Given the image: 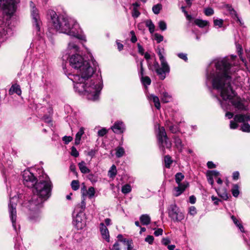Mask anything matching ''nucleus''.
Returning <instances> with one entry per match:
<instances>
[{
    "label": "nucleus",
    "instance_id": "obj_1",
    "mask_svg": "<svg viewBox=\"0 0 250 250\" xmlns=\"http://www.w3.org/2000/svg\"><path fill=\"white\" fill-rule=\"evenodd\" d=\"M235 58V56H231L230 58L225 57L213 61L207 70L206 84H211L224 100L231 101L236 108L243 110L244 105L241 102L232 100L235 93L230 85V82L231 75L237 70L232 62Z\"/></svg>",
    "mask_w": 250,
    "mask_h": 250
},
{
    "label": "nucleus",
    "instance_id": "obj_2",
    "mask_svg": "<svg viewBox=\"0 0 250 250\" xmlns=\"http://www.w3.org/2000/svg\"><path fill=\"white\" fill-rule=\"evenodd\" d=\"M69 63L72 68L78 70V74H69L68 76L74 83L75 91L85 95L89 100H98L103 88L101 76H93L94 68L80 55H72L69 58Z\"/></svg>",
    "mask_w": 250,
    "mask_h": 250
},
{
    "label": "nucleus",
    "instance_id": "obj_3",
    "mask_svg": "<svg viewBox=\"0 0 250 250\" xmlns=\"http://www.w3.org/2000/svg\"><path fill=\"white\" fill-rule=\"evenodd\" d=\"M47 16L50 19V23L52 27L57 31L85 41V36L82 34L79 24L74 19L63 16H58L52 10H48Z\"/></svg>",
    "mask_w": 250,
    "mask_h": 250
},
{
    "label": "nucleus",
    "instance_id": "obj_4",
    "mask_svg": "<svg viewBox=\"0 0 250 250\" xmlns=\"http://www.w3.org/2000/svg\"><path fill=\"white\" fill-rule=\"evenodd\" d=\"M33 190V195L29 201L31 206L42 207V204L51 196L52 184L48 177L41 179L35 184Z\"/></svg>",
    "mask_w": 250,
    "mask_h": 250
},
{
    "label": "nucleus",
    "instance_id": "obj_5",
    "mask_svg": "<svg viewBox=\"0 0 250 250\" xmlns=\"http://www.w3.org/2000/svg\"><path fill=\"white\" fill-rule=\"evenodd\" d=\"M168 217L174 222H181L185 218L184 213L175 204H172L167 208Z\"/></svg>",
    "mask_w": 250,
    "mask_h": 250
},
{
    "label": "nucleus",
    "instance_id": "obj_6",
    "mask_svg": "<svg viewBox=\"0 0 250 250\" xmlns=\"http://www.w3.org/2000/svg\"><path fill=\"white\" fill-rule=\"evenodd\" d=\"M158 129V140L159 147L162 150L163 153H165V148H170L171 146V143L168 140L164 127L159 126Z\"/></svg>",
    "mask_w": 250,
    "mask_h": 250
},
{
    "label": "nucleus",
    "instance_id": "obj_7",
    "mask_svg": "<svg viewBox=\"0 0 250 250\" xmlns=\"http://www.w3.org/2000/svg\"><path fill=\"white\" fill-rule=\"evenodd\" d=\"M18 200V198L15 196L10 199V203L9 204V212L10 218L12 223L13 227L16 231H17L18 229H19L20 228L19 226L18 228L16 226V206Z\"/></svg>",
    "mask_w": 250,
    "mask_h": 250
},
{
    "label": "nucleus",
    "instance_id": "obj_8",
    "mask_svg": "<svg viewBox=\"0 0 250 250\" xmlns=\"http://www.w3.org/2000/svg\"><path fill=\"white\" fill-rule=\"evenodd\" d=\"M30 7L33 25L35 26L37 32H39L40 31L42 23L40 19L39 10L32 1L30 2Z\"/></svg>",
    "mask_w": 250,
    "mask_h": 250
},
{
    "label": "nucleus",
    "instance_id": "obj_9",
    "mask_svg": "<svg viewBox=\"0 0 250 250\" xmlns=\"http://www.w3.org/2000/svg\"><path fill=\"white\" fill-rule=\"evenodd\" d=\"M23 183L28 188H33L37 183V179L29 170H25L22 173Z\"/></svg>",
    "mask_w": 250,
    "mask_h": 250
},
{
    "label": "nucleus",
    "instance_id": "obj_10",
    "mask_svg": "<svg viewBox=\"0 0 250 250\" xmlns=\"http://www.w3.org/2000/svg\"><path fill=\"white\" fill-rule=\"evenodd\" d=\"M18 0H0V9L7 10L9 13L15 11L16 5Z\"/></svg>",
    "mask_w": 250,
    "mask_h": 250
},
{
    "label": "nucleus",
    "instance_id": "obj_11",
    "mask_svg": "<svg viewBox=\"0 0 250 250\" xmlns=\"http://www.w3.org/2000/svg\"><path fill=\"white\" fill-rule=\"evenodd\" d=\"M153 67L157 74L159 76L160 79L162 80L166 78V74H168L170 72V67L168 64V68L167 67L163 66L161 64V67H160L159 63L156 61L154 62Z\"/></svg>",
    "mask_w": 250,
    "mask_h": 250
},
{
    "label": "nucleus",
    "instance_id": "obj_12",
    "mask_svg": "<svg viewBox=\"0 0 250 250\" xmlns=\"http://www.w3.org/2000/svg\"><path fill=\"white\" fill-rule=\"evenodd\" d=\"M29 207L31 210L29 216V220L33 222L39 221L41 218L39 209L41 207L38 208V206H36L35 205L31 206L30 204H29Z\"/></svg>",
    "mask_w": 250,
    "mask_h": 250
},
{
    "label": "nucleus",
    "instance_id": "obj_13",
    "mask_svg": "<svg viewBox=\"0 0 250 250\" xmlns=\"http://www.w3.org/2000/svg\"><path fill=\"white\" fill-rule=\"evenodd\" d=\"M73 224L78 229H82L86 225V221L83 213H78L73 220Z\"/></svg>",
    "mask_w": 250,
    "mask_h": 250
},
{
    "label": "nucleus",
    "instance_id": "obj_14",
    "mask_svg": "<svg viewBox=\"0 0 250 250\" xmlns=\"http://www.w3.org/2000/svg\"><path fill=\"white\" fill-rule=\"evenodd\" d=\"M178 186L174 188V193L175 196H179L180 195L188 186V183L184 181L182 183L177 184Z\"/></svg>",
    "mask_w": 250,
    "mask_h": 250
},
{
    "label": "nucleus",
    "instance_id": "obj_15",
    "mask_svg": "<svg viewBox=\"0 0 250 250\" xmlns=\"http://www.w3.org/2000/svg\"><path fill=\"white\" fill-rule=\"evenodd\" d=\"M113 132L115 133H122L125 130V126L123 122L117 121L111 127Z\"/></svg>",
    "mask_w": 250,
    "mask_h": 250
},
{
    "label": "nucleus",
    "instance_id": "obj_16",
    "mask_svg": "<svg viewBox=\"0 0 250 250\" xmlns=\"http://www.w3.org/2000/svg\"><path fill=\"white\" fill-rule=\"evenodd\" d=\"M100 231L102 238L106 241H109V233L106 226L103 223L100 224Z\"/></svg>",
    "mask_w": 250,
    "mask_h": 250
},
{
    "label": "nucleus",
    "instance_id": "obj_17",
    "mask_svg": "<svg viewBox=\"0 0 250 250\" xmlns=\"http://www.w3.org/2000/svg\"><path fill=\"white\" fill-rule=\"evenodd\" d=\"M250 119V116L248 114H237L234 117V120L236 122L246 123Z\"/></svg>",
    "mask_w": 250,
    "mask_h": 250
},
{
    "label": "nucleus",
    "instance_id": "obj_18",
    "mask_svg": "<svg viewBox=\"0 0 250 250\" xmlns=\"http://www.w3.org/2000/svg\"><path fill=\"white\" fill-rule=\"evenodd\" d=\"M161 101L164 103H167L172 101V96L166 91L161 93Z\"/></svg>",
    "mask_w": 250,
    "mask_h": 250
},
{
    "label": "nucleus",
    "instance_id": "obj_19",
    "mask_svg": "<svg viewBox=\"0 0 250 250\" xmlns=\"http://www.w3.org/2000/svg\"><path fill=\"white\" fill-rule=\"evenodd\" d=\"M14 93H16L18 95H21V90L20 86L17 84H13L9 90V94L12 95Z\"/></svg>",
    "mask_w": 250,
    "mask_h": 250
},
{
    "label": "nucleus",
    "instance_id": "obj_20",
    "mask_svg": "<svg viewBox=\"0 0 250 250\" xmlns=\"http://www.w3.org/2000/svg\"><path fill=\"white\" fill-rule=\"evenodd\" d=\"M148 98L149 100L153 101L154 104V105L157 109H160L161 105L160 100L157 96H155L153 94H150L149 96H148Z\"/></svg>",
    "mask_w": 250,
    "mask_h": 250
},
{
    "label": "nucleus",
    "instance_id": "obj_21",
    "mask_svg": "<svg viewBox=\"0 0 250 250\" xmlns=\"http://www.w3.org/2000/svg\"><path fill=\"white\" fill-rule=\"evenodd\" d=\"M84 128L83 127H81L79 131L77 133L75 136V144L76 145H78L80 143V141L81 140V137L82 135L84 134Z\"/></svg>",
    "mask_w": 250,
    "mask_h": 250
},
{
    "label": "nucleus",
    "instance_id": "obj_22",
    "mask_svg": "<svg viewBox=\"0 0 250 250\" xmlns=\"http://www.w3.org/2000/svg\"><path fill=\"white\" fill-rule=\"evenodd\" d=\"M140 220L143 225H147L150 222V217L146 214H143L140 217Z\"/></svg>",
    "mask_w": 250,
    "mask_h": 250
},
{
    "label": "nucleus",
    "instance_id": "obj_23",
    "mask_svg": "<svg viewBox=\"0 0 250 250\" xmlns=\"http://www.w3.org/2000/svg\"><path fill=\"white\" fill-rule=\"evenodd\" d=\"M67 49L68 51H70V53L72 52L75 53L79 51V48L75 42H70L68 43Z\"/></svg>",
    "mask_w": 250,
    "mask_h": 250
},
{
    "label": "nucleus",
    "instance_id": "obj_24",
    "mask_svg": "<svg viewBox=\"0 0 250 250\" xmlns=\"http://www.w3.org/2000/svg\"><path fill=\"white\" fill-rule=\"evenodd\" d=\"M86 203L85 202V198L83 197L80 204L78 205L75 210L78 213H83V211L85 209Z\"/></svg>",
    "mask_w": 250,
    "mask_h": 250
},
{
    "label": "nucleus",
    "instance_id": "obj_25",
    "mask_svg": "<svg viewBox=\"0 0 250 250\" xmlns=\"http://www.w3.org/2000/svg\"><path fill=\"white\" fill-rule=\"evenodd\" d=\"M173 139L174 140V143L176 147L180 152H181L183 147V145L181 140L177 136H174Z\"/></svg>",
    "mask_w": 250,
    "mask_h": 250
},
{
    "label": "nucleus",
    "instance_id": "obj_26",
    "mask_svg": "<svg viewBox=\"0 0 250 250\" xmlns=\"http://www.w3.org/2000/svg\"><path fill=\"white\" fill-rule=\"evenodd\" d=\"M78 166L80 170L83 173H88L90 171V169L86 166L85 163L83 161L79 163Z\"/></svg>",
    "mask_w": 250,
    "mask_h": 250
},
{
    "label": "nucleus",
    "instance_id": "obj_27",
    "mask_svg": "<svg viewBox=\"0 0 250 250\" xmlns=\"http://www.w3.org/2000/svg\"><path fill=\"white\" fill-rule=\"evenodd\" d=\"M117 171L116 167L114 165H113L108 171V176L111 178H114L117 175Z\"/></svg>",
    "mask_w": 250,
    "mask_h": 250
},
{
    "label": "nucleus",
    "instance_id": "obj_28",
    "mask_svg": "<svg viewBox=\"0 0 250 250\" xmlns=\"http://www.w3.org/2000/svg\"><path fill=\"white\" fill-rule=\"evenodd\" d=\"M146 25L148 28L149 31L150 33H153L155 29V26L151 20H147L145 21Z\"/></svg>",
    "mask_w": 250,
    "mask_h": 250
},
{
    "label": "nucleus",
    "instance_id": "obj_29",
    "mask_svg": "<svg viewBox=\"0 0 250 250\" xmlns=\"http://www.w3.org/2000/svg\"><path fill=\"white\" fill-rule=\"evenodd\" d=\"M194 23L196 25L201 28H203L208 24V22L207 21L202 20L200 19H196L194 21Z\"/></svg>",
    "mask_w": 250,
    "mask_h": 250
},
{
    "label": "nucleus",
    "instance_id": "obj_30",
    "mask_svg": "<svg viewBox=\"0 0 250 250\" xmlns=\"http://www.w3.org/2000/svg\"><path fill=\"white\" fill-rule=\"evenodd\" d=\"M158 54L159 57L161 64L163 66H166V67H167V68H168V63L167 62L165 58L164 57L160 50L158 51Z\"/></svg>",
    "mask_w": 250,
    "mask_h": 250
},
{
    "label": "nucleus",
    "instance_id": "obj_31",
    "mask_svg": "<svg viewBox=\"0 0 250 250\" xmlns=\"http://www.w3.org/2000/svg\"><path fill=\"white\" fill-rule=\"evenodd\" d=\"M12 34L11 30L7 27L3 28L1 31H0V36L1 37L6 35H10Z\"/></svg>",
    "mask_w": 250,
    "mask_h": 250
},
{
    "label": "nucleus",
    "instance_id": "obj_32",
    "mask_svg": "<svg viewBox=\"0 0 250 250\" xmlns=\"http://www.w3.org/2000/svg\"><path fill=\"white\" fill-rule=\"evenodd\" d=\"M141 81L143 83V84L145 86H147V85H149L150 84L151 81L149 77L148 76H141Z\"/></svg>",
    "mask_w": 250,
    "mask_h": 250
},
{
    "label": "nucleus",
    "instance_id": "obj_33",
    "mask_svg": "<svg viewBox=\"0 0 250 250\" xmlns=\"http://www.w3.org/2000/svg\"><path fill=\"white\" fill-rule=\"evenodd\" d=\"M231 192L233 196L235 197H237L239 194V186L235 184L233 186L231 189Z\"/></svg>",
    "mask_w": 250,
    "mask_h": 250
},
{
    "label": "nucleus",
    "instance_id": "obj_34",
    "mask_svg": "<svg viewBox=\"0 0 250 250\" xmlns=\"http://www.w3.org/2000/svg\"><path fill=\"white\" fill-rule=\"evenodd\" d=\"M132 189L131 187L129 184H126L122 188V192L124 194H127L131 192Z\"/></svg>",
    "mask_w": 250,
    "mask_h": 250
},
{
    "label": "nucleus",
    "instance_id": "obj_35",
    "mask_svg": "<svg viewBox=\"0 0 250 250\" xmlns=\"http://www.w3.org/2000/svg\"><path fill=\"white\" fill-rule=\"evenodd\" d=\"M124 244L127 246V250H132L133 249V242L132 240L127 239L124 240Z\"/></svg>",
    "mask_w": 250,
    "mask_h": 250
},
{
    "label": "nucleus",
    "instance_id": "obj_36",
    "mask_svg": "<svg viewBox=\"0 0 250 250\" xmlns=\"http://www.w3.org/2000/svg\"><path fill=\"white\" fill-rule=\"evenodd\" d=\"M162 9V6L161 4H157L156 5H154L152 7V11L155 14H158L161 9Z\"/></svg>",
    "mask_w": 250,
    "mask_h": 250
},
{
    "label": "nucleus",
    "instance_id": "obj_37",
    "mask_svg": "<svg viewBox=\"0 0 250 250\" xmlns=\"http://www.w3.org/2000/svg\"><path fill=\"white\" fill-rule=\"evenodd\" d=\"M175 182L177 184L182 183L181 181L184 179L185 176L181 172L176 173L175 175Z\"/></svg>",
    "mask_w": 250,
    "mask_h": 250
},
{
    "label": "nucleus",
    "instance_id": "obj_38",
    "mask_svg": "<svg viewBox=\"0 0 250 250\" xmlns=\"http://www.w3.org/2000/svg\"><path fill=\"white\" fill-rule=\"evenodd\" d=\"M116 150V156L118 158L122 157L125 154V150L122 147H117Z\"/></svg>",
    "mask_w": 250,
    "mask_h": 250
},
{
    "label": "nucleus",
    "instance_id": "obj_39",
    "mask_svg": "<svg viewBox=\"0 0 250 250\" xmlns=\"http://www.w3.org/2000/svg\"><path fill=\"white\" fill-rule=\"evenodd\" d=\"M164 160L166 167L167 168H169L171 164L172 163V160H171V157L169 155H166L165 157Z\"/></svg>",
    "mask_w": 250,
    "mask_h": 250
},
{
    "label": "nucleus",
    "instance_id": "obj_40",
    "mask_svg": "<svg viewBox=\"0 0 250 250\" xmlns=\"http://www.w3.org/2000/svg\"><path fill=\"white\" fill-rule=\"evenodd\" d=\"M236 47L237 51L238 52V55H239L240 58L241 59V60H242V61L243 62H245V60L242 57V51H243L242 46L239 44H237L236 45Z\"/></svg>",
    "mask_w": 250,
    "mask_h": 250
},
{
    "label": "nucleus",
    "instance_id": "obj_41",
    "mask_svg": "<svg viewBox=\"0 0 250 250\" xmlns=\"http://www.w3.org/2000/svg\"><path fill=\"white\" fill-rule=\"evenodd\" d=\"M95 193V189L92 187L89 188L88 190L86 191V195L89 198H92L94 196Z\"/></svg>",
    "mask_w": 250,
    "mask_h": 250
},
{
    "label": "nucleus",
    "instance_id": "obj_42",
    "mask_svg": "<svg viewBox=\"0 0 250 250\" xmlns=\"http://www.w3.org/2000/svg\"><path fill=\"white\" fill-rule=\"evenodd\" d=\"M241 130L243 132H250V125L248 123H244L241 126Z\"/></svg>",
    "mask_w": 250,
    "mask_h": 250
},
{
    "label": "nucleus",
    "instance_id": "obj_43",
    "mask_svg": "<svg viewBox=\"0 0 250 250\" xmlns=\"http://www.w3.org/2000/svg\"><path fill=\"white\" fill-rule=\"evenodd\" d=\"M71 186L74 190H77L80 187L79 182L78 180H73L71 182Z\"/></svg>",
    "mask_w": 250,
    "mask_h": 250
},
{
    "label": "nucleus",
    "instance_id": "obj_44",
    "mask_svg": "<svg viewBox=\"0 0 250 250\" xmlns=\"http://www.w3.org/2000/svg\"><path fill=\"white\" fill-rule=\"evenodd\" d=\"M158 26L160 30L165 31L167 29V25L166 22L164 21H160L158 22Z\"/></svg>",
    "mask_w": 250,
    "mask_h": 250
},
{
    "label": "nucleus",
    "instance_id": "obj_45",
    "mask_svg": "<svg viewBox=\"0 0 250 250\" xmlns=\"http://www.w3.org/2000/svg\"><path fill=\"white\" fill-rule=\"evenodd\" d=\"M229 14L231 15L232 17L234 19H236L238 21H239L240 23H241V20L239 19V18L235 10H232L231 12H230Z\"/></svg>",
    "mask_w": 250,
    "mask_h": 250
},
{
    "label": "nucleus",
    "instance_id": "obj_46",
    "mask_svg": "<svg viewBox=\"0 0 250 250\" xmlns=\"http://www.w3.org/2000/svg\"><path fill=\"white\" fill-rule=\"evenodd\" d=\"M207 173H208L211 176H212L213 178H217L220 175L219 172L216 170L209 171Z\"/></svg>",
    "mask_w": 250,
    "mask_h": 250
},
{
    "label": "nucleus",
    "instance_id": "obj_47",
    "mask_svg": "<svg viewBox=\"0 0 250 250\" xmlns=\"http://www.w3.org/2000/svg\"><path fill=\"white\" fill-rule=\"evenodd\" d=\"M223 24V20L222 19H216L214 20V24L215 26H218L221 27Z\"/></svg>",
    "mask_w": 250,
    "mask_h": 250
},
{
    "label": "nucleus",
    "instance_id": "obj_48",
    "mask_svg": "<svg viewBox=\"0 0 250 250\" xmlns=\"http://www.w3.org/2000/svg\"><path fill=\"white\" fill-rule=\"evenodd\" d=\"M155 39L156 40L157 42L158 43H160V42H162L164 39V37L163 36H162L160 34H159L158 33H155L154 34Z\"/></svg>",
    "mask_w": 250,
    "mask_h": 250
},
{
    "label": "nucleus",
    "instance_id": "obj_49",
    "mask_svg": "<svg viewBox=\"0 0 250 250\" xmlns=\"http://www.w3.org/2000/svg\"><path fill=\"white\" fill-rule=\"evenodd\" d=\"M71 154L75 157H77L79 155L78 151L74 146L71 147Z\"/></svg>",
    "mask_w": 250,
    "mask_h": 250
},
{
    "label": "nucleus",
    "instance_id": "obj_50",
    "mask_svg": "<svg viewBox=\"0 0 250 250\" xmlns=\"http://www.w3.org/2000/svg\"><path fill=\"white\" fill-rule=\"evenodd\" d=\"M216 191L217 192L218 194L220 197H221L224 200H227L228 199V198H229L228 195V193L226 192V191H225L222 194H221L219 192V191L217 189H216Z\"/></svg>",
    "mask_w": 250,
    "mask_h": 250
},
{
    "label": "nucleus",
    "instance_id": "obj_51",
    "mask_svg": "<svg viewBox=\"0 0 250 250\" xmlns=\"http://www.w3.org/2000/svg\"><path fill=\"white\" fill-rule=\"evenodd\" d=\"M188 213L192 216H194L196 213V209L194 206H191L189 208Z\"/></svg>",
    "mask_w": 250,
    "mask_h": 250
},
{
    "label": "nucleus",
    "instance_id": "obj_52",
    "mask_svg": "<svg viewBox=\"0 0 250 250\" xmlns=\"http://www.w3.org/2000/svg\"><path fill=\"white\" fill-rule=\"evenodd\" d=\"M169 128L170 131L173 133H175L179 131V128H178V126L176 125H170V126H169Z\"/></svg>",
    "mask_w": 250,
    "mask_h": 250
},
{
    "label": "nucleus",
    "instance_id": "obj_53",
    "mask_svg": "<svg viewBox=\"0 0 250 250\" xmlns=\"http://www.w3.org/2000/svg\"><path fill=\"white\" fill-rule=\"evenodd\" d=\"M140 15V13L136 7H134L132 12V16L134 18H137Z\"/></svg>",
    "mask_w": 250,
    "mask_h": 250
},
{
    "label": "nucleus",
    "instance_id": "obj_54",
    "mask_svg": "<svg viewBox=\"0 0 250 250\" xmlns=\"http://www.w3.org/2000/svg\"><path fill=\"white\" fill-rule=\"evenodd\" d=\"M177 56L179 58L184 60L185 62H187L188 60V57H187V54L186 53H178L177 54Z\"/></svg>",
    "mask_w": 250,
    "mask_h": 250
},
{
    "label": "nucleus",
    "instance_id": "obj_55",
    "mask_svg": "<svg viewBox=\"0 0 250 250\" xmlns=\"http://www.w3.org/2000/svg\"><path fill=\"white\" fill-rule=\"evenodd\" d=\"M73 140V138L71 136H65L62 138V140L65 144H68Z\"/></svg>",
    "mask_w": 250,
    "mask_h": 250
},
{
    "label": "nucleus",
    "instance_id": "obj_56",
    "mask_svg": "<svg viewBox=\"0 0 250 250\" xmlns=\"http://www.w3.org/2000/svg\"><path fill=\"white\" fill-rule=\"evenodd\" d=\"M154 241V237L153 236L151 235H148L146 238H145V241L147 242L149 244H152Z\"/></svg>",
    "mask_w": 250,
    "mask_h": 250
},
{
    "label": "nucleus",
    "instance_id": "obj_57",
    "mask_svg": "<svg viewBox=\"0 0 250 250\" xmlns=\"http://www.w3.org/2000/svg\"><path fill=\"white\" fill-rule=\"evenodd\" d=\"M213 10L210 8H207L205 10V15L208 16L212 15L213 14Z\"/></svg>",
    "mask_w": 250,
    "mask_h": 250
},
{
    "label": "nucleus",
    "instance_id": "obj_58",
    "mask_svg": "<svg viewBox=\"0 0 250 250\" xmlns=\"http://www.w3.org/2000/svg\"><path fill=\"white\" fill-rule=\"evenodd\" d=\"M130 33L131 35V42L133 43L136 42L137 41V39L135 34V32L133 31H131Z\"/></svg>",
    "mask_w": 250,
    "mask_h": 250
},
{
    "label": "nucleus",
    "instance_id": "obj_59",
    "mask_svg": "<svg viewBox=\"0 0 250 250\" xmlns=\"http://www.w3.org/2000/svg\"><path fill=\"white\" fill-rule=\"evenodd\" d=\"M107 133V130L105 128H103L99 130L98 132V134L99 136L103 137Z\"/></svg>",
    "mask_w": 250,
    "mask_h": 250
},
{
    "label": "nucleus",
    "instance_id": "obj_60",
    "mask_svg": "<svg viewBox=\"0 0 250 250\" xmlns=\"http://www.w3.org/2000/svg\"><path fill=\"white\" fill-rule=\"evenodd\" d=\"M207 177L208 182L211 185L212 187H213L214 185L213 178L212 176L209 175L208 173H207Z\"/></svg>",
    "mask_w": 250,
    "mask_h": 250
},
{
    "label": "nucleus",
    "instance_id": "obj_61",
    "mask_svg": "<svg viewBox=\"0 0 250 250\" xmlns=\"http://www.w3.org/2000/svg\"><path fill=\"white\" fill-rule=\"evenodd\" d=\"M238 127V125L236 122L233 121L230 122V128L231 129H235Z\"/></svg>",
    "mask_w": 250,
    "mask_h": 250
},
{
    "label": "nucleus",
    "instance_id": "obj_62",
    "mask_svg": "<svg viewBox=\"0 0 250 250\" xmlns=\"http://www.w3.org/2000/svg\"><path fill=\"white\" fill-rule=\"evenodd\" d=\"M163 230L162 229H158L154 231V235L156 236H158L159 235H161L163 234Z\"/></svg>",
    "mask_w": 250,
    "mask_h": 250
},
{
    "label": "nucleus",
    "instance_id": "obj_63",
    "mask_svg": "<svg viewBox=\"0 0 250 250\" xmlns=\"http://www.w3.org/2000/svg\"><path fill=\"white\" fill-rule=\"evenodd\" d=\"M162 243L163 245L166 246L170 243V241L167 238H164L162 240Z\"/></svg>",
    "mask_w": 250,
    "mask_h": 250
},
{
    "label": "nucleus",
    "instance_id": "obj_64",
    "mask_svg": "<svg viewBox=\"0 0 250 250\" xmlns=\"http://www.w3.org/2000/svg\"><path fill=\"white\" fill-rule=\"evenodd\" d=\"M111 250H120L119 244L118 242H116L113 246Z\"/></svg>",
    "mask_w": 250,
    "mask_h": 250
}]
</instances>
